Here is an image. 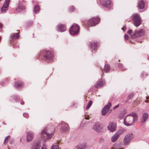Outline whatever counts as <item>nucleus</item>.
I'll return each mask as SVG.
<instances>
[{"label": "nucleus", "mask_w": 149, "mask_h": 149, "mask_svg": "<svg viewBox=\"0 0 149 149\" xmlns=\"http://www.w3.org/2000/svg\"><path fill=\"white\" fill-rule=\"evenodd\" d=\"M54 131L53 127L50 126H47L41 133V138L44 140L51 139L53 136Z\"/></svg>", "instance_id": "f257e3e1"}, {"label": "nucleus", "mask_w": 149, "mask_h": 149, "mask_svg": "<svg viewBox=\"0 0 149 149\" xmlns=\"http://www.w3.org/2000/svg\"><path fill=\"white\" fill-rule=\"evenodd\" d=\"M138 120V116L135 113L130 114L127 115L124 118V123L127 126L132 125L136 123Z\"/></svg>", "instance_id": "f03ea898"}, {"label": "nucleus", "mask_w": 149, "mask_h": 149, "mask_svg": "<svg viewBox=\"0 0 149 149\" xmlns=\"http://www.w3.org/2000/svg\"><path fill=\"white\" fill-rule=\"evenodd\" d=\"M132 19L134 22V24L136 27L139 26L141 22V18L139 15L138 14L135 13L132 16Z\"/></svg>", "instance_id": "7ed1b4c3"}, {"label": "nucleus", "mask_w": 149, "mask_h": 149, "mask_svg": "<svg viewBox=\"0 0 149 149\" xmlns=\"http://www.w3.org/2000/svg\"><path fill=\"white\" fill-rule=\"evenodd\" d=\"M134 137V135L130 133L127 134L123 140L124 144L125 145H129Z\"/></svg>", "instance_id": "20e7f679"}, {"label": "nucleus", "mask_w": 149, "mask_h": 149, "mask_svg": "<svg viewBox=\"0 0 149 149\" xmlns=\"http://www.w3.org/2000/svg\"><path fill=\"white\" fill-rule=\"evenodd\" d=\"M79 28L78 25L76 24H74L69 30L70 33L72 35H76L79 32Z\"/></svg>", "instance_id": "39448f33"}, {"label": "nucleus", "mask_w": 149, "mask_h": 149, "mask_svg": "<svg viewBox=\"0 0 149 149\" xmlns=\"http://www.w3.org/2000/svg\"><path fill=\"white\" fill-rule=\"evenodd\" d=\"M99 20L100 19L98 17L92 18L88 21V24L91 26H94L98 23Z\"/></svg>", "instance_id": "423d86ee"}, {"label": "nucleus", "mask_w": 149, "mask_h": 149, "mask_svg": "<svg viewBox=\"0 0 149 149\" xmlns=\"http://www.w3.org/2000/svg\"><path fill=\"white\" fill-rule=\"evenodd\" d=\"M93 129L97 132H100L102 130L103 127L100 123H96L94 124L93 127Z\"/></svg>", "instance_id": "0eeeda50"}, {"label": "nucleus", "mask_w": 149, "mask_h": 149, "mask_svg": "<svg viewBox=\"0 0 149 149\" xmlns=\"http://www.w3.org/2000/svg\"><path fill=\"white\" fill-rule=\"evenodd\" d=\"M124 132L123 130H120L118 131L111 138V141L114 142L116 141L118 138Z\"/></svg>", "instance_id": "6e6552de"}, {"label": "nucleus", "mask_w": 149, "mask_h": 149, "mask_svg": "<svg viewBox=\"0 0 149 149\" xmlns=\"http://www.w3.org/2000/svg\"><path fill=\"white\" fill-rule=\"evenodd\" d=\"M143 33L142 30H135L134 33L131 35L132 38L139 37L143 35Z\"/></svg>", "instance_id": "1a4fd4ad"}, {"label": "nucleus", "mask_w": 149, "mask_h": 149, "mask_svg": "<svg viewBox=\"0 0 149 149\" xmlns=\"http://www.w3.org/2000/svg\"><path fill=\"white\" fill-rule=\"evenodd\" d=\"M43 52V55L44 57L47 60H50L52 58V55L50 51L44 50Z\"/></svg>", "instance_id": "9d476101"}, {"label": "nucleus", "mask_w": 149, "mask_h": 149, "mask_svg": "<svg viewBox=\"0 0 149 149\" xmlns=\"http://www.w3.org/2000/svg\"><path fill=\"white\" fill-rule=\"evenodd\" d=\"M111 105V103L109 102L107 105L104 106L102 111V115L104 116L106 114L109 109Z\"/></svg>", "instance_id": "9b49d317"}, {"label": "nucleus", "mask_w": 149, "mask_h": 149, "mask_svg": "<svg viewBox=\"0 0 149 149\" xmlns=\"http://www.w3.org/2000/svg\"><path fill=\"white\" fill-rule=\"evenodd\" d=\"M100 3L102 5L108 8L111 7V1L110 0H100Z\"/></svg>", "instance_id": "f8f14e48"}, {"label": "nucleus", "mask_w": 149, "mask_h": 149, "mask_svg": "<svg viewBox=\"0 0 149 149\" xmlns=\"http://www.w3.org/2000/svg\"><path fill=\"white\" fill-rule=\"evenodd\" d=\"M9 2L10 0H5V1L1 9V12L2 13H3L8 10Z\"/></svg>", "instance_id": "ddd939ff"}, {"label": "nucleus", "mask_w": 149, "mask_h": 149, "mask_svg": "<svg viewBox=\"0 0 149 149\" xmlns=\"http://www.w3.org/2000/svg\"><path fill=\"white\" fill-rule=\"evenodd\" d=\"M108 130L111 132H113L116 129V124L112 122H110L108 126Z\"/></svg>", "instance_id": "4468645a"}, {"label": "nucleus", "mask_w": 149, "mask_h": 149, "mask_svg": "<svg viewBox=\"0 0 149 149\" xmlns=\"http://www.w3.org/2000/svg\"><path fill=\"white\" fill-rule=\"evenodd\" d=\"M60 124L61 125H65L61 127V130L62 132H67L69 130V126L68 124L63 122H61Z\"/></svg>", "instance_id": "2eb2a0df"}, {"label": "nucleus", "mask_w": 149, "mask_h": 149, "mask_svg": "<svg viewBox=\"0 0 149 149\" xmlns=\"http://www.w3.org/2000/svg\"><path fill=\"white\" fill-rule=\"evenodd\" d=\"M57 30L58 31L63 32L66 31V28L63 24H59L57 26Z\"/></svg>", "instance_id": "dca6fc26"}, {"label": "nucleus", "mask_w": 149, "mask_h": 149, "mask_svg": "<svg viewBox=\"0 0 149 149\" xmlns=\"http://www.w3.org/2000/svg\"><path fill=\"white\" fill-rule=\"evenodd\" d=\"M27 142L31 141L33 139L34 135L33 133L31 132H27Z\"/></svg>", "instance_id": "f3484780"}, {"label": "nucleus", "mask_w": 149, "mask_h": 149, "mask_svg": "<svg viewBox=\"0 0 149 149\" xmlns=\"http://www.w3.org/2000/svg\"><path fill=\"white\" fill-rule=\"evenodd\" d=\"M25 9V7L21 3H19L17 7L16 8L17 12H19L23 11Z\"/></svg>", "instance_id": "a211bd4d"}, {"label": "nucleus", "mask_w": 149, "mask_h": 149, "mask_svg": "<svg viewBox=\"0 0 149 149\" xmlns=\"http://www.w3.org/2000/svg\"><path fill=\"white\" fill-rule=\"evenodd\" d=\"M104 84L105 82L104 81L99 80L95 84V86L97 88H99L104 86Z\"/></svg>", "instance_id": "6ab92c4d"}, {"label": "nucleus", "mask_w": 149, "mask_h": 149, "mask_svg": "<svg viewBox=\"0 0 149 149\" xmlns=\"http://www.w3.org/2000/svg\"><path fill=\"white\" fill-rule=\"evenodd\" d=\"M148 114L147 113H144L143 114L142 118L141 120V122L143 123L145 122L148 118Z\"/></svg>", "instance_id": "aec40b11"}, {"label": "nucleus", "mask_w": 149, "mask_h": 149, "mask_svg": "<svg viewBox=\"0 0 149 149\" xmlns=\"http://www.w3.org/2000/svg\"><path fill=\"white\" fill-rule=\"evenodd\" d=\"M19 36L18 33H12L10 35V38L11 40H14L19 38Z\"/></svg>", "instance_id": "412c9836"}, {"label": "nucleus", "mask_w": 149, "mask_h": 149, "mask_svg": "<svg viewBox=\"0 0 149 149\" xmlns=\"http://www.w3.org/2000/svg\"><path fill=\"white\" fill-rule=\"evenodd\" d=\"M144 3L143 1L141 0L139 1L138 3V6L139 8L141 9L144 7Z\"/></svg>", "instance_id": "4be33fe9"}, {"label": "nucleus", "mask_w": 149, "mask_h": 149, "mask_svg": "<svg viewBox=\"0 0 149 149\" xmlns=\"http://www.w3.org/2000/svg\"><path fill=\"white\" fill-rule=\"evenodd\" d=\"M40 144L39 142H36L33 146L31 149H39L40 147Z\"/></svg>", "instance_id": "5701e85b"}, {"label": "nucleus", "mask_w": 149, "mask_h": 149, "mask_svg": "<svg viewBox=\"0 0 149 149\" xmlns=\"http://www.w3.org/2000/svg\"><path fill=\"white\" fill-rule=\"evenodd\" d=\"M91 49L92 50H95L97 47V43L95 42L91 43L90 45Z\"/></svg>", "instance_id": "b1692460"}, {"label": "nucleus", "mask_w": 149, "mask_h": 149, "mask_svg": "<svg viewBox=\"0 0 149 149\" xmlns=\"http://www.w3.org/2000/svg\"><path fill=\"white\" fill-rule=\"evenodd\" d=\"M22 85V83L20 81H18V82H15L14 84L15 87L17 88L21 87Z\"/></svg>", "instance_id": "393cba45"}, {"label": "nucleus", "mask_w": 149, "mask_h": 149, "mask_svg": "<svg viewBox=\"0 0 149 149\" xmlns=\"http://www.w3.org/2000/svg\"><path fill=\"white\" fill-rule=\"evenodd\" d=\"M110 69V66L108 64L105 65L104 68V70L105 72L106 73L108 72L109 71Z\"/></svg>", "instance_id": "a878e982"}, {"label": "nucleus", "mask_w": 149, "mask_h": 149, "mask_svg": "<svg viewBox=\"0 0 149 149\" xmlns=\"http://www.w3.org/2000/svg\"><path fill=\"white\" fill-rule=\"evenodd\" d=\"M86 147V145L85 144H83L79 145L77 146V148L78 149H85Z\"/></svg>", "instance_id": "bb28decb"}, {"label": "nucleus", "mask_w": 149, "mask_h": 149, "mask_svg": "<svg viewBox=\"0 0 149 149\" xmlns=\"http://www.w3.org/2000/svg\"><path fill=\"white\" fill-rule=\"evenodd\" d=\"M50 149H59V146L57 143L53 144Z\"/></svg>", "instance_id": "cd10ccee"}, {"label": "nucleus", "mask_w": 149, "mask_h": 149, "mask_svg": "<svg viewBox=\"0 0 149 149\" xmlns=\"http://www.w3.org/2000/svg\"><path fill=\"white\" fill-rule=\"evenodd\" d=\"M10 136H6L5 139L4 144L6 145V144L8 142V140L10 139Z\"/></svg>", "instance_id": "c85d7f7f"}, {"label": "nucleus", "mask_w": 149, "mask_h": 149, "mask_svg": "<svg viewBox=\"0 0 149 149\" xmlns=\"http://www.w3.org/2000/svg\"><path fill=\"white\" fill-rule=\"evenodd\" d=\"M92 101L91 100H90L87 104V106L86 108V109L87 110L92 105Z\"/></svg>", "instance_id": "c756f323"}, {"label": "nucleus", "mask_w": 149, "mask_h": 149, "mask_svg": "<svg viewBox=\"0 0 149 149\" xmlns=\"http://www.w3.org/2000/svg\"><path fill=\"white\" fill-rule=\"evenodd\" d=\"M39 7H38V6H36L34 7V12L36 13L37 12L39 11Z\"/></svg>", "instance_id": "7c9ffc66"}, {"label": "nucleus", "mask_w": 149, "mask_h": 149, "mask_svg": "<svg viewBox=\"0 0 149 149\" xmlns=\"http://www.w3.org/2000/svg\"><path fill=\"white\" fill-rule=\"evenodd\" d=\"M118 67L120 68L121 69V70L122 71H124L125 70V69L123 68V65L121 64H120L118 65Z\"/></svg>", "instance_id": "2f4dec72"}, {"label": "nucleus", "mask_w": 149, "mask_h": 149, "mask_svg": "<svg viewBox=\"0 0 149 149\" xmlns=\"http://www.w3.org/2000/svg\"><path fill=\"white\" fill-rule=\"evenodd\" d=\"M134 95V94L133 93H130L128 96V98L129 99H131L132 98Z\"/></svg>", "instance_id": "473e14b6"}, {"label": "nucleus", "mask_w": 149, "mask_h": 149, "mask_svg": "<svg viewBox=\"0 0 149 149\" xmlns=\"http://www.w3.org/2000/svg\"><path fill=\"white\" fill-rule=\"evenodd\" d=\"M75 10V8L73 6L71 7L70 8V12H73Z\"/></svg>", "instance_id": "72a5a7b5"}, {"label": "nucleus", "mask_w": 149, "mask_h": 149, "mask_svg": "<svg viewBox=\"0 0 149 149\" xmlns=\"http://www.w3.org/2000/svg\"><path fill=\"white\" fill-rule=\"evenodd\" d=\"M104 139L103 138H101L100 139L99 141V142L100 143H101L104 142Z\"/></svg>", "instance_id": "f704fd0d"}, {"label": "nucleus", "mask_w": 149, "mask_h": 149, "mask_svg": "<svg viewBox=\"0 0 149 149\" xmlns=\"http://www.w3.org/2000/svg\"><path fill=\"white\" fill-rule=\"evenodd\" d=\"M41 149H47L46 146L45 145H43L41 148Z\"/></svg>", "instance_id": "c9c22d12"}, {"label": "nucleus", "mask_w": 149, "mask_h": 149, "mask_svg": "<svg viewBox=\"0 0 149 149\" xmlns=\"http://www.w3.org/2000/svg\"><path fill=\"white\" fill-rule=\"evenodd\" d=\"M23 115L24 117L26 118H28L29 116L28 114L26 113H24Z\"/></svg>", "instance_id": "e433bc0d"}, {"label": "nucleus", "mask_w": 149, "mask_h": 149, "mask_svg": "<svg viewBox=\"0 0 149 149\" xmlns=\"http://www.w3.org/2000/svg\"><path fill=\"white\" fill-rule=\"evenodd\" d=\"M129 37V36L127 35L126 34H125V38L126 40H127L128 39Z\"/></svg>", "instance_id": "4c0bfd02"}, {"label": "nucleus", "mask_w": 149, "mask_h": 149, "mask_svg": "<svg viewBox=\"0 0 149 149\" xmlns=\"http://www.w3.org/2000/svg\"><path fill=\"white\" fill-rule=\"evenodd\" d=\"M119 104H117V105H116V106L114 107L113 108V109L114 110L115 109H116L118 107H119Z\"/></svg>", "instance_id": "58836bf2"}, {"label": "nucleus", "mask_w": 149, "mask_h": 149, "mask_svg": "<svg viewBox=\"0 0 149 149\" xmlns=\"http://www.w3.org/2000/svg\"><path fill=\"white\" fill-rule=\"evenodd\" d=\"M122 29L123 30V31H125L126 29V27L125 26H124Z\"/></svg>", "instance_id": "ea45409f"}, {"label": "nucleus", "mask_w": 149, "mask_h": 149, "mask_svg": "<svg viewBox=\"0 0 149 149\" xmlns=\"http://www.w3.org/2000/svg\"><path fill=\"white\" fill-rule=\"evenodd\" d=\"M127 33L129 34L130 35L132 33V31L131 30H129Z\"/></svg>", "instance_id": "a19ab883"}, {"label": "nucleus", "mask_w": 149, "mask_h": 149, "mask_svg": "<svg viewBox=\"0 0 149 149\" xmlns=\"http://www.w3.org/2000/svg\"><path fill=\"white\" fill-rule=\"evenodd\" d=\"M86 122V120H83V121H82V122L81 123V126H84L83 125H82V124H83V123L84 122Z\"/></svg>", "instance_id": "79ce46f5"}, {"label": "nucleus", "mask_w": 149, "mask_h": 149, "mask_svg": "<svg viewBox=\"0 0 149 149\" xmlns=\"http://www.w3.org/2000/svg\"><path fill=\"white\" fill-rule=\"evenodd\" d=\"M2 25L0 23V29L2 27Z\"/></svg>", "instance_id": "37998d69"}, {"label": "nucleus", "mask_w": 149, "mask_h": 149, "mask_svg": "<svg viewBox=\"0 0 149 149\" xmlns=\"http://www.w3.org/2000/svg\"><path fill=\"white\" fill-rule=\"evenodd\" d=\"M21 104L23 105L24 104V102L23 101H22V102L21 103Z\"/></svg>", "instance_id": "c03bdc74"}, {"label": "nucleus", "mask_w": 149, "mask_h": 149, "mask_svg": "<svg viewBox=\"0 0 149 149\" xmlns=\"http://www.w3.org/2000/svg\"><path fill=\"white\" fill-rule=\"evenodd\" d=\"M85 119L86 120H88V118H86Z\"/></svg>", "instance_id": "a18cd8bd"}, {"label": "nucleus", "mask_w": 149, "mask_h": 149, "mask_svg": "<svg viewBox=\"0 0 149 149\" xmlns=\"http://www.w3.org/2000/svg\"><path fill=\"white\" fill-rule=\"evenodd\" d=\"M145 102H148V100L145 101Z\"/></svg>", "instance_id": "49530a36"}, {"label": "nucleus", "mask_w": 149, "mask_h": 149, "mask_svg": "<svg viewBox=\"0 0 149 149\" xmlns=\"http://www.w3.org/2000/svg\"><path fill=\"white\" fill-rule=\"evenodd\" d=\"M147 99H149V97H148V98H147Z\"/></svg>", "instance_id": "de8ad7c7"}, {"label": "nucleus", "mask_w": 149, "mask_h": 149, "mask_svg": "<svg viewBox=\"0 0 149 149\" xmlns=\"http://www.w3.org/2000/svg\"><path fill=\"white\" fill-rule=\"evenodd\" d=\"M1 0H0V1H1Z\"/></svg>", "instance_id": "09e8293b"}]
</instances>
